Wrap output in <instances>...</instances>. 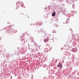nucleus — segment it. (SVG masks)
Instances as JSON below:
<instances>
[{
    "label": "nucleus",
    "mask_w": 79,
    "mask_h": 79,
    "mask_svg": "<svg viewBox=\"0 0 79 79\" xmlns=\"http://www.w3.org/2000/svg\"><path fill=\"white\" fill-rule=\"evenodd\" d=\"M55 14H56V13L55 12H54L52 14V16H55Z\"/></svg>",
    "instance_id": "obj_1"
},
{
    "label": "nucleus",
    "mask_w": 79,
    "mask_h": 79,
    "mask_svg": "<svg viewBox=\"0 0 79 79\" xmlns=\"http://www.w3.org/2000/svg\"><path fill=\"white\" fill-rule=\"evenodd\" d=\"M33 24H34V26H35V25H34L35 24V23H34Z\"/></svg>",
    "instance_id": "obj_7"
},
{
    "label": "nucleus",
    "mask_w": 79,
    "mask_h": 79,
    "mask_svg": "<svg viewBox=\"0 0 79 79\" xmlns=\"http://www.w3.org/2000/svg\"><path fill=\"white\" fill-rule=\"evenodd\" d=\"M73 52H74V51H73Z\"/></svg>",
    "instance_id": "obj_11"
},
{
    "label": "nucleus",
    "mask_w": 79,
    "mask_h": 79,
    "mask_svg": "<svg viewBox=\"0 0 79 79\" xmlns=\"http://www.w3.org/2000/svg\"><path fill=\"white\" fill-rule=\"evenodd\" d=\"M59 64H60V62H59Z\"/></svg>",
    "instance_id": "obj_9"
},
{
    "label": "nucleus",
    "mask_w": 79,
    "mask_h": 79,
    "mask_svg": "<svg viewBox=\"0 0 79 79\" xmlns=\"http://www.w3.org/2000/svg\"><path fill=\"white\" fill-rule=\"evenodd\" d=\"M57 67H59V66H60V64L58 65L57 66Z\"/></svg>",
    "instance_id": "obj_5"
},
{
    "label": "nucleus",
    "mask_w": 79,
    "mask_h": 79,
    "mask_svg": "<svg viewBox=\"0 0 79 79\" xmlns=\"http://www.w3.org/2000/svg\"><path fill=\"white\" fill-rule=\"evenodd\" d=\"M38 23V25H39V26H41V22H39L38 23Z\"/></svg>",
    "instance_id": "obj_2"
},
{
    "label": "nucleus",
    "mask_w": 79,
    "mask_h": 79,
    "mask_svg": "<svg viewBox=\"0 0 79 79\" xmlns=\"http://www.w3.org/2000/svg\"><path fill=\"white\" fill-rule=\"evenodd\" d=\"M44 42H47V40H44Z\"/></svg>",
    "instance_id": "obj_4"
},
{
    "label": "nucleus",
    "mask_w": 79,
    "mask_h": 79,
    "mask_svg": "<svg viewBox=\"0 0 79 79\" xmlns=\"http://www.w3.org/2000/svg\"><path fill=\"white\" fill-rule=\"evenodd\" d=\"M39 33V31L38 33Z\"/></svg>",
    "instance_id": "obj_10"
},
{
    "label": "nucleus",
    "mask_w": 79,
    "mask_h": 79,
    "mask_svg": "<svg viewBox=\"0 0 79 79\" xmlns=\"http://www.w3.org/2000/svg\"><path fill=\"white\" fill-rule=\"evenodd\" d=\"M24 43H26V41H24Z\"/></svg>",
    "instance_id": "obj_8"
},
{
    "label": "nucleus",
    "mask_w": 79,
    "mask_h": 79,
    "mask_svg": "<svg viewBox=\"0 0 79 79\" xmlns=\"http://www.w3.org/2000/svg\"><path fill=\"white\" fill-rule=\"evenodd\" d=\"M46 40L47 42H48V40H49L47 38L46 39Z\"/></svg>",
    "instance_id": "obj_3"
},
{
    "label": "nucleus",
    "mask_w": 79,
    "mask_h": 79,
    "mask_svg": "<svg viewBox=\"0 0 79 79\" xmlns=\"http://www.w3.org/2000/svg\"><path fill=\"white\" fill-rule=\"evenodd\" d=\"M60 68H62V66H61V65H60Z\"/></svg>",
    "instance_id": "obj_6"
}]
</instances>
